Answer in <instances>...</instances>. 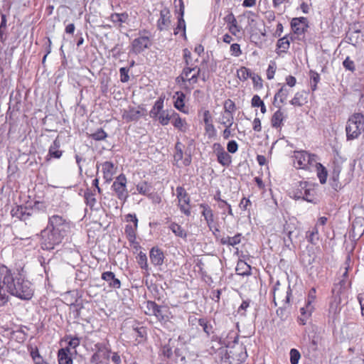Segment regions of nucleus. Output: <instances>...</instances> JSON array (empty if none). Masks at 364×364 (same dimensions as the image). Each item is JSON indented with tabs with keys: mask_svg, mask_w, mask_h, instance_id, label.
Returning <instances> with one entry per match:
<instances>
[{
	"mask_svg": "<svg viewBox=\"0 0 364 364\" xmlns=\"http://www.w3.org/2000/svg\"><path fill=\"white\" fill-rule=\"evenodd\" d=\"M309 186V183L307 181H299L293 191L294 197L297 199L299 192L303 193L304 190L306 189Z\"/></svg>",
	"mask_w": 364,
	"mask_h": 364,
	"instance_id": "864d4df0",
	"label": "nucleus"
},
{
	"mask_svg": "<svg viewBox=\"0 0 364 364\" xmlns=\"http://www.w3.org/2000/svg\"><path fill=\"white\" fill-rule=\"evenodd\" d=\"M309 242L315 244L318 240V231L316 227H314L311 231L309 232L307 236Z\"/></svg>",
	"mask_w": 364,
	"mask_h": 364,
	"instance_id": "6e6d98bb",
	"label": "nucleus"
},
{
	"mask_svg": "<svg viewBox=\"0 0 364 364\" xmlns=\"http://www.w3.org/2000/svg\"><path fill=\"white\" fill-rule=\"evenodd\" d=\"M102 279L105 280L108 283L109 287L113 289H119L121 287V282L119 279L115 277L114 272L107 271L102 274Z\"/></svg>",
	"mask_w": 364,
	"mask_h": 364,
	"instance_id": "412c9836",
	"label": "nucleus"
},
{
	"mask_svg": "<svg viewBox=\"0 0 364 364\" xmlns=\"http://www.w3.org/2000/svg\"><path fill=\"white\" fill-rule=\"evenodd\" d=\"M28 351L34 364H49L46 362L43 358L40 355L39 350L36 346L29 345L28 346Z\"/></svg>",
	"mask_w": 364,
	"mask_h": 364,
	"instance_id": "a878e982",
	"label": "nucleus"
},
{
	"mask_svg": "<svg viewBox=\"0 0 364 364\" xmlns=\"http://www.w3.org/2000/svg\"><path fill=\"white\" fill-rule=\"evenodd\" d=\"M9 295L6 287V284L4 283V274L1 265L0 266V306H4L9 301Z\"/></svg>",
	"mask_w": 364,
	"mask_h": 364,
	"instance_id": "5701e85b",
	"label": "nucleus"
},
{
	"mask_svg": "<svg viewBox=\"0 0 364 364\" xmlns=\"http://www.w3.org/2000/svg\"><path fill=\"white\" fill-rule=\"evenodd\" d=\"M168 228L172 231V232L178 237L186 239L187 237L186 231L178 224L176 223L172 222L170 223Z\"/></svg>",
	"mask_w": 364,
	"mask_h": 364,
	"instance_id": "c9c22d12",
	"label": "nucleus"
},
{
	"mask_svg": "<svg viewBox=\"0 0 364 364\" xmlns=\"http://www.w3.org/2000/svg\"><path fill=\"white\" fill-rule=\"evenodd\" d=\"M284 119V113L280 109L276 111L272 117V126L274 128L281 127Z\"/></svg>",
	"mask_w": 364,
	"mask_h": 364,
	"instance_id": "79ce46f5",
	"label": "nucleus"
},
{
	"mask_svg": "<svg viewBox=\"0 0 364 364\" xmlns=\"http://www.w3.org/2000/svg\"><path fill=\"white\" fill-rule=\"evenodd\" d=\"M235 270L239 275L248 276L251 274V267L242 260L237 262Z\"/></svg>",
	"mask_w": 364,
	"mask_h": 364,
	"instance_id": "e433bc0d",
	"label": "nucleus"
},
{
	"mask_svg": "<svg viewBox=\"0 0 364 364\" xmlns=\"http://www.w3.org/2000/svg\"><path fill=\"white\" fill-rule=\"evenodd\" d=\"M142 115V109L129 107V109L123 112L122 117L127 122H132L138 120Z\"/></svg>",
	"mask_w": 364,
	"mask_h": 364,
	"instance_id": "4be33fe9",
	"label": "nucleus"
},
{
	"mask_svg": "<svg viewBox=\"0 0 364 364\" xmlns=\"http://www.w3.org/2000/svg\"><path fill=\"white\" fill-rule=\"evenodd\" d=\"M290 46V42L287 36L280 38L277 43V53L280 55L282 53H287Z\"/></svg>",
	"mask_w": 364,
	"mask_h": 364,
	"instance_id": "f704fd0d",
	"label": "nucleus"
},
{
	"mask_svg": "<svg viewBox=\"0 0 364 364\" xmlns=\"http://www.w3.org/2000/svg\"><path fill=\"white\" fill-rule=\"evenodd\" d=\"M316 167L317 176L319 178V181L321 184L326 182L327 178V171L326 168L320 163L316 162L314 165Z\"/></svg>",
	"mask_w": 364,
	"mask_h": 364,
	"instance_id": "c03bdc74",
	"label": "nucleus"
},
{
	"mask_svg": "<svg viewBox=\"0 0 364 364\" xmlns=\"http://www.w3.org/2000/svg\"><path fill=\"white\" fill-rule=\"evenodd\" d=\"M231 55L235 57H239L242 55V50L240 46L238 43H233L230 46Z\"/></svg>",
	"mask_w": 364,
	"mask_h": 364,
	"instance_id": "0e129e2a",
	"label": "nucleus"
},
{
	"mask_svg": "<svg viewBox=\"0 0 364 364\" xmlns=\"http://www.w3.org/2000/svg\"><path fill=\"white\" fill-rule=\"evenodd\" d=\"M183 147L184 146L181 142L177 141L176 143L173 159L178 166H188L191 164V156L190 154H186L185 157L183 158Z\"/></svg>",
	"mask_w": 364,
	"mask_h": 364,
	"instance_id": "ddd939ff",
	"label": "nucleus"
},
{
	"mask_svg": "<svg viewBox=\"0 0 364 364\" xmlns=\"http://www.w3.org/2000/svg\"><path fill=\"white\" fill-rule=\"evenodd\" d=\"M126 221L132 223L133 224H127L125 226V234L127 240L131 243H134L136 238V232L138 228V219L135 214L129 213L126 215Z\"/></svg>",
	"mask_w": 364,
	"mask_h": 364,
	"instance_id": "9b49d317",
	"label": "nucleus"
},
{
	"mask_svg": "<svg viewBox=\"0 0 364 364\" xmlns=\"http://www.w3.org/2000/svg\"><path fill=\"white\" fill-rule=\"evenodd\" d=\"M241 237L242 235L240 233H237L233 237H222L220 239V243L222 245L234 247L235 245L240 243Z\"/></svg>",
	"mask_w": 364,
	"mask_h": 364,
	"instance_id": "58836bf2",
	"label": "nucleus"
},
{
	"mask_svg": "<svg viewBox=\"0 0 364 364\" xmlns=\"http://www.w3.org/2000/svg\"><path fill=\"white\" fill-rule=\"evenodd\" d=\"M149 258L153 265L161 266L164 263V255L159 247H154L149 252Z\"/></svg>",
	"mask_w": 364,
	"mask_h": 364,
	"instance_id": "6ab92c4d",
	"label": "nucleus"
},
{
	"mask_svg": "<svg viewBox=\"0 0 364 364\" xmlns=\"http://www.w3.org/2000/svg\"><path fill=\"white\" fill-rule=\"evenodd\" d=\"M343 67L351 72H353L355 69V64L353 60L350 59L349 57H347L343 62Z\"/></svg>",
	"mask_w": 364,
	"mask_h": 364,
	"instance_id": "338daca9",
	"label": "nucleus"
},
{
	"mask_svg": "<svg viewBox=\"0 0 364 364\" xmlns=\"http://www.w3.org/2000/svg\"><path fill=\"white\" fill-rule=\"evenodd\" d=\"M36 213V212L33 208L24 205H15L11 210V215L13 218L24 221L26 223L29 222Z\"/></svg>",
	"mask_w": 364,
	"mask_h": 364,
	"instance_id": "1a4fd4ad",
	"label": "nucleus"
},
{
	"mask_svg": "<svg viewBox=\"0 0 364 364\" xmlns=\"http://www.w3.org/2000/svg\"><path fill=\"white\" fill-rule=\"evenodd\" d=\"M218 122L225 127H232L234 122L233 113L222 112Z\"/></svg>",
	"mask_w": 364,
	"mask_h": 364,
	"instance_id": "473e14b6",
	"label": "nucleus"
},
{
	"mask_svg": "<svg viewBox=\"0 0 364 364\" xmlns=\"http://www.w3.org/2000/svg\"><path fill=\"white\" fill-rule=\"evenodd\" d=\"M225 21L228 25L229 31L234 36L240 32L241 28L238 26L237 20L232 13L225 17Z\"/></svg>",
	"mask_w": 364,
	"mask_h": 364,
	"instance_id": "393cba45",
	"label": "nucleus"
},
{
	"mask_svg": "<svg viewBox=\"0 0 364 364\" xmlns=\"http://www.w3.org/2000/svg\"><path fill=\"white\" fill-rule=\"evenodd\" d=\"M316 293L315 288H311L309 291L305 306L300 309L301 316L299 319L301 325L306 324V319L311 315L314 309V304L316 298Z\"/></svg>",
	"mask_w": 364,
	"mask_h": 364,
	"instance_id": "6e6552de",
	"label": "nucleus"
},
{
	"mask_svg": "<svg viewBox=\"0 0 364 364\" xmlns=\"http://www.w3.org/2000/svg\"><path fill=\"white\" fill-rule=\"evenodd\" d=\"M137 263L139 267L143 269H148V262H147V257L146 255L140 252L136 257Z\"/></svg>",
	"mask_w": 364,
	"mask_h": 364,
	"instance_id": "603ef678",
	"label": "nucleus"
},
{
	"mask_svg": "<svg viewBox=\"0 0 364 364\" xmlns=\"http://www.w3.org/2000/svg\"><path fill=\"white\" fill-rule=\"evenodd\" d=\"M172 119L173 121L172 122L173 125L176 129H178L179 130L182 132H186V122L185 119H181L179 117V114L174 111L172 112Z\"/></svg>",
	"mask_w": 364,
	"mask_h": 364,
	"instance_id": "4c0bfd02",
	"label": "nucleus"
},
{
	"mask_svg": "<svg viewBox=\"0 0 364 364\" xmlns=\"http://www.w3.org/2000/svg\"><path fill=\"white\" fill-rule=\"evenodd\" d=\"M341 171V167L340 165H335L332 171L331 178L334 183H337L339 179V175Z\"/></svg>",
	"mask_w": 364,
	"mask_h": 364,
	"instance_id": "69168bd1",
	"label": "nucleus"
},
{
	"mask_svg": "<svg viewBox=\"0 0 364 364\" xmlns=\"http://www.w3.org/2000/svg\"><path fill=\"white\" fill-rule=\"evenodd\" d=\"M65 341H68V348L75 349L77 346H80V338L77 336H73L71 335H68L65 337Z\"/></svg>",
	"mask_w": 364,
	"mask_h": 364,
	"instance_id": "3c124183",
	"label": "nucleus"
},
{
	"mask_svg": "<svg viewBox=\"0 0 364 364\" xmlns=\"http://www.w3.org/2000/svg\"><path fill=\"white\" fill-rule=\"evenodd\" d=\"M176 196L178 203H183L186 205H189L191 201L190 196L183 187L178 186L176 188Z\"/></svg>",
	"mask_w": 364,
	"mask_h": 364,
	"instance_id": "72a5a7b5",
	"label": "nucleus"
},
{
	"mask_svg": "<svg viewBox=\"0 0 364 364\" xmlns=\"http://www.w3.org/2000/svg\"><path fill=\"white\" fill-rule=\"evenodd\" d=\"M71 228V222L66 218L53 215L48 218V224L41 232V245L43 250H53L59 245Z\"/></svg>",
	"mask_w": 364,
	"mask_h": 364,
	"instance_id": "f257e3e1",
	"label": "nucleus"
},
{
	"mask_svg": "<svg viewBox=\"0 0 364 364\" xmlns=\"http://www.w3.org/2000/svg\"><path fill=\"white\" fill-rule=\"evenodd\" d=\"M214 198H215V200H218L220 203L219 208L220 209H223L225 206H227L228 214L231 216H233L231 205L227 201L221 199L219 196L218 197L216 196L214 197Z\"/></svg>",
	"mask_w": 364,
	"mask_h": 364,
	"instance_id": "4d7b16f0",
	"label": "nucleus"
},
{
	"mask_svg": "<svg viewBox=\"0 0 364 364\" xmlns=\"http://www.w3.org/2000/svg\"><path fill=\"white\" fill-rule=\"evenodd\" d=\"M306 102L304 92H298L290 101L291 105L297 107H301Z\"/></svg>",
	"mask_w": 364,
	"mask_h": 364,
	"instance_id": "a18cd8bd",
	"label": "nucleus"
},
{
	"mask_svg": "<svg viewBox=\"0 0 364 364\" xmlns=\"http://www.w3.org/2000/svg\"><path fill=\"white\" fill-rule=\"evenodd\" d=\"M183 52L186 65L184 66L182 73L180 75V77H185L187 79L188 74L191 73L194 70V66L196 65L193 63V59L190 50L188 48H185L183 49Z\"/></svg>",
	"mask_w": 364,
	"mask_h": 364,
	"instance_id": "dca6fc26",
	"label": "nucleus"
},
{
	"mask_svg": "<svg viewBox=\"0 0 364 364\" xmlns=\"http://www.w3.org/2000/svg\"><path fill=\"white\" fill-rule=\"evenodd\" d=\"M360 32V31L358 29L348 32L346 37V42L353 46H355L358 43Z\"/></svg>",
	"mask_w": 364,
	"mask_h": 364,
	"instance_id": "49530a36",
	"label": "nucleus"
},
{
	"mask_svg": "<svg viewBox=\"0 0 364 364\" xmlns=\"http://www.w3.org/2000/svg\"><path fill=\"white\" fill-rule=\"evenodd\" d=\"M186 95L183 92H176L175 95H173L174 100V107L176 109L179 110L180 112L186 113V112L184 110V100H185Z\"/></svg>",
	"mask_w": 364,
	"mask_h": 364,
	"instance_id": "7c9ffc66",
	"label": "nucleus"
},
{
	"mask_svg": "<svg viewBox=\"0 0 364 364\" xmlns=\"http://www.w3.org/2000/svg\"><path fill=\"white\" fill-rule=\"evenodd\" d=\"M364 131V116L355 113L350 116L346 126V139L348 141L358 139Z\"/></svg>",
	"mask_w": 364,
	"mask_h": 364,
	"instance_id": "7ed1b4c3",
	"label": "nucleus"
},
{
	"mask_svg": "<svg viewBox=\"0 0 364 364\" xmlns=\"http://www.w3.org/2000/svg\"><path fill=\"white\" fill-rule=\"evenodd\" d=\"M290 362L291 364H298L299 360L301 358L300 353L298 350L292 348L290 350Z\"/></svg>",
	"mask_w": 364,
	"mask_h": 364,
	"instance_id": "13d9d810",
	"label": "nucleus"
},
{
	"mask_svg": "<svg viewBox=\"0 0 364 364\" xmlns=\"http://www.w3.org/2000/svg\"><path fill=\"white\" fill-rule=\"evenodd\" d=\"M4 274V283L6 284L9 295L21 300L31 299L34 294L33 284L26 279L23 272H12L7 267L1 265Z\"/></svg>",
	"mask_w": 364,
	"mask_h": 364,
	"instance_id": "f03ea898",
	"label": "nucleus"
},
{
	"mask_svg": "<svg viewBox=\"0 0 364 364\" xmlns=\"http://www.w3.org/2000/svg\"><path fill=\"white\" fill-rule=\"evenodd\" d=\"M238 336L234 331H230L225 338L218 336H213L211 337L210 343H217V346L211 345L210 353H215L218 349L223 347L233 348V346L237 343Z\"/></svg>",
	"mask_w": 364,
	"mask_h": 364,
	"instance_id": "423d86ee",
	"label": "nucleus"
},
{
	"mask_svg": "<svg viewBox=\"0 0 364 364\" xmlns=\"http://www.w3.org/2000/svg\"><path fill=\"white\" fill-rule=\"evenodd\" d=\"M293 157L294 163L296 168L309 169L317 162V156L309 154L306 151H294Z\"/></svg>",
	"mask_w": 364,
	"mask_h": 364,
	"instance_id": "39448f33",
	"label": "nucleus"
},
{
	"mask_svg": "<svg viewBox=\"0 0 364 364\" xmlns=\"http://www.w3.org/2000/svg\"><path fill=\"white\" fill-rule=\"evenodd\" d=\"M202 77L203 81H205V76L201 75V70L198 66H194V70L191 73H188L187 76V79L185 77H180V75L178 77V79H181L183 82H188L189 85H192L196 84L198 82V78Z\"/></svg>",
	"mask_w": 364,
	"mask_h": 364,
	"instance_id": "aec40b11",
	"label": "nucleus"
},
{
	"mask_svg": "<svg viewBox=\"0 0 364 364\" xmlns=\"http://www.w3.org/2000/svg\"><path fill=\"white\" fill-rule=\"evenodd\" d=\"M214 151L217 156V160L219 164L223 166H229L232 162L231 156L225 151L220 144H213Z\"/></svg>",
	"mask_w": 364,
	"mask_h": 364,
	"instance_id": "4468645a",
	"label": "nucleus"
},
{
	"mask_svg": "<svg viewBox=\"0 0 364 364\" xmlns=\"http://www.w3.org/2000/svg\"><path fill=\"white\" fill-rule=\"evenodd\" d=\"M314 188L312 187L311 184H309V187L304 190L303 193L299 192V196H297V199H303L308 202H313L314 200Z\"/></svg>",
	"mask_w": 364,
	"mask_h": 364,
	"instance_id": "ea45409f",
	"label": "nucleus"
},
{
	"mask_svg": "<svg viewBox=\"0 0 364 364\" xmlns=\"http://www.w3.org/2000/svg\"><path fill=\"white\" fill-rule=\"evenodd\" d=\"M290 90L286 85H283L274 95V100H279L281 103H284L287 100Z\"/></svg>",
	"mask_w": 364,
	"mask_h": 364,
	"instance_id": "37998d69",
	"label": "nucleus"
},
{
	"mask_svg": "<svg viewBox=\"0 0 364 364\" xmlns=\"http://www.w3.org/2000/svg\"><path fill=\"white\" fill-rule=\"evenodd\" d=\"M119 73H120V80L122 82H127L129 80V69L127 68H121L119 69Z\"/></svg>",
	"mask_w": 364,
	"mask_h": 364,
	"instance_id": "774afa93",
	"label": "nucleus"
},
{
	"mask_svg": "<svg viewBox=\"0 0 364 364\" xmlns=\"http://www.w3.org/2000/svg\"><path fill=\"white\" fill-rule=\"evenodd\" d=\"M194 320H197L194 318ZM198 324L203 328V331L209 336L213 333V326L205 318H200L198 319Z\"/></svg>",
	"mask_w": 364,
	"mask_h": 364,
	"instance_id": "a19ab883",
	"label": "nucleus"
},
{
	"mask_svg": "<svg viewBox=\"0 0 364 364\" xmlns=\"http://www.w3.org/2000/svg\"><path fill=\"white\" fill-rule=\"evenodd\" d=\"M95 353L91 357V362L100 364L103 360H108L111 350L103 343H97L94 346Z\"/></svg>",
	"mask_w": 364,
	"mask_h": 364,
	"instance_id": "f8f14e48",
	"label": "nucleus"
},
{
	"mask_svg": "<svg viewBox=\"0 0 364 364\" xmlns=\"http://www.w3.org/2000/svg\"><path fill=\"white\" fill-rule=\"evenodd\" d=\"M136 190L139 193L144 196H149L151 186L147 182L143 181L136 185Z\"/></svg>",
	"mask_w": 364,
	"mask_h": 364,
	"instance_id": "8fccbe9b",
	"label": "nucleus"
},
{
	"mask_svg": "<svg viewBox=\"0 0 364 364\" xmlns=\"http://www.w3.org/2000/svg\"><path fill=\"white\" fill-rule=\"evenodd\" d=\"M85 200L86 204L89 205L90 208L94 207L96 203V198L95 197V194L89 191H87L85 193Z\"/></svg>",
	"mask_w": 364,
	"mask_h": 364,
	"instance_id": "5fc2aeb1",
	"label": "nucleus"
},
{
	"mask_svg": "<svg viewBox=\"0 0 364 364\" xmlns=\"http://www.w3.org/2000/svg\"><path fill=\"white\" fill-rule=\"evenodd\" d=\"M72 353L68 347L60 348L58 353L59 364H73Z\"/></svg>",
	"mask_w": 364,
	"mask_h": 364,
	"instance_id": "b1692460",
	"label": "nucleus"
},
{
	"mask_svg": "<svg viewBox=\"0 0 364 364\" xmlns=\"http://www.w3.org/2000/svg\"><path fill=\"white\" fill-rule=\"evenodd\" d=\"M176 1L177 0H175V3L176 2ZM178 1L179 6H180L179 16L178 18V26H177V28H176L175 33H178L177 30H182L184 33L186 31V23H185V21L183 19V14H184L183 2V0H178Z\"/></svg>",
	"mask_w": 364,
	"mask_h": 364,
	"instance_id": "2f4dec72",
	"label": "nucleus"
},
{
	"mask_svg": "<svg viewBox=\"0 0 364 364\" xmlns=\"http://www.w3.org/2000/svg\"><path fill=\"white\" fill-rule=\"evenodd\" d=\"M146 309V314L154 316L156 320L161 323H166L171 318L168 307L158 305L155 301H148Z\"/></svg>",
	"mask_w": 364,
	"mask_h": 364,
	"instance_id": "20e7f679",
	"label": "nucleus"
},
{
	"mask_svg": "<svg viewBox=\"0 0 364 364\" xmlns=\"http://www.w3.org/2000/svg\"><path fill=\"white\" fill-rule=\"evenodd\" d=\"M352 226L354 232L357 230L358 234L362 235L364 232V218H356Z\"/></svg>",
	"mask_w": 364,
	"mask_h": 364,
	"instance_id": "de8ad7c7",
	"label": "nucleus"
},
{
	"mask_svg": "<svg viewBox=\"0 0 364 364\" xmlns=\"http://www.w3.org/2000/svg\"><path fill=\"white\" fill-rule=\"evenodd\" d=\"M164 97H159L154 103L153 107L149 112V116L154 119H156L158 115L161 114L164 108Z\"/></svg>",
	"mask_w": 364,
	"mask_h": 364,
	"instance_id": "c85d7f7f",
	"label": "nucleus"
},
{
	"mask_svg": "<svg viewBox=\"0 0 364 364\" xmlns=\"http://www.w3.org/2000/svg\"><path fill=\"white\" fill-rule=\"evenodd\" d=\"M90 136L94 140L100 141L105 139L107 137V134L102 129H99L95 132L92 134Z\"/></svg>",
	"mask_w": 364,
	"mask_h": 364,
	"instance_id": "bf43d9fd",
	"label": "nucleus"
},
{
	"mask_svg": "<svg viewBox=\"0 0 364 364\" xmlns=\"http://www.w3.org/2000/svg\"><path fill=\"white\" fill-rule=\"evenodd\" d=\"M172 119V114H169L168 110H164L161 112L159 115L157 116L156 119L159 122L163 125L168 124L170 120Z\"/></svg>",
	"mask_w": 364,
	"mask_h": 364,
	"instance_id": "09e8293b",
	"label": "nucleus"
},
{
	"mask_svg": "<svg viewBox=\"0 0 364 364\" xmlns=\"http://www.w3.org/2000/svg\"><path fill=\"white\" fill-rule=\"evenodd\" d=\"M200 208L203 209L201 214L204 217L208 226L210 228L211 225L214 221V215L212 209L208 204L205 203L200 204Z\"/></svg>",
	"mask_w": 364,
	"mask_h": 364,
	"instance_id": "bb28decb",
	"label": "nucleus"
},
{
	"mask_svg": "<svg viewBox=\"0 0 364 364\" xmlns=\"http://www.w3.org/2000/svg\"><path fill=\"white\" fill-rule=\"evenodd\" d=\"M235 109V105L233 101L228 99L224 102V111L228 113H233Z\"/></svg>",
	"mask_w": 364,
	"mask_h": 364,
	"instance_id": "680f3d73",
	"label": "nucleus"
},
{
	"mask_svg": "<svg viewBox=\"0 0 364 364\" xmlns=\"http://www.w3.org/2000/svg\"><path fill=\"white\" fill-rule=\"evenodd\" d=\"M237 75L241 80H246L250 76V71L245 67H242L237 70Z\"/></svg>",
	"mask_w": 364,
	"mask_h": 364,
	"instance_id": "052dcab7",
	"label": "nucleus"
},
{
	"mask_svg": "<svg viewBox=\"0 0 364 364\" xmlns=\"http://www.w3.org/2000/svg\"><path fill=\"white\" fill-rule=\"evenodd\" d=\"M291 27L294 33L303 34L308 28V20L306 17L293 18L291 21Z\"/></svg>",
	"mask_w": 364,
	"mask_h": 364,
	"instance_id": "2eb2a0df",
	"label": "nucleus"
},
{
	"mask_svg": "<svg viewBox=\"0 0 364 364\" xmlns=\"http://www.w3.org/2000/svg\"><path fill=\"white\" fill-rule=\"evenodd\" d=\"M129 19V15L127 12L121 14L113 13L109 16V20L115 25L122 26V23H127Z\"/></svg>",
	"mask_w": 364,
	"mask_h": 364,
	"instance_id": "c756f323",
	"label": "nucleus"
},
{
	"mask_svg": "<svg viewBox=\"0 0 364 364\" xmlns=\"http://www.w3.org/2000/svg\"><path fill=\"white\" fill-rule=\"evenodd\" d=\"M277 66L275 63L271 62L269 65L267 70V77L269 80H272L274 78L275 72H276Z\"/></svg>",
	"mask_w": 364,
	"mask_h": 364,
	"instance_id": "e2e57ef3",
	"label": "nucleus"
},
{
	"mask_svg": "<svg viewBox=\"0 0 364 364\" xmlns=\"http://www.w3.org/2000/svg\"><path fill=\"white\" fill-rule=\"evenodd\" d=\"M100 166H102V171L103 173V178L106 182H110L112 180V176L115 173V168L114 164L111 161H105L102 164H97V169H99Z\"/></svg>",
	"mask_w": 364,
	"mask_h": 364,
	"instance_id": "f3484780",
	"label": "nucleus"
},
{
	"mask_svg": "<svg viewBox=\"0 0 364 364\" xmlns=\"http://www.w3.org/2000/svg\"><path fill=\"white\" fill-rule=\"evenodd\" d=\"M60 141L58 138H56L49 147L48 156L54 159H60L63 154V151L60 150Z\"/></svg>",
	"mask_w": 364,
	"mask_h": 364,
	"instance_id": "cd10ccee",
	"label": "nucleus"
},
{
	"mask_svg": "<svg viewBox=\"0 0 364 364\" xmlns=\"http://www.w3.org/2000/svg\"><path fill=\"white\" fill-rule=\"evenodd\" d=\"M112 188L120 200L126 201L129 194L127 189V178L124 174L122 173L116 178Z\"/></svg>",
	"mask_w": 364,
	"mask_h": 364,
	"instance_id": "9d476101",
	"label": "nucleus"
},
{
	"mask_svg": "<svg viewBox=\"0 0 364 364\" xmlns=\"http://www.w3.org/2000/svg\"><path fill=\"white\" fill-rule=\"evenodd\" d=\"M170 24V11L168 9L164 8L160 11V17L157 21V28L160 31L168 30Z\"/></svg>",
	"mask_w": 364,
	"mask_h": 364,
	"instance_id": "a211bd4d",
	"label": "nucleus"
},
{
	"mask_svg": "<svg viewBox=\"0 0 364 364\" xmlns=\"http://www.w3.org/2000/svg\"><path fill=\"white\" fill-rule=\"evenodd\" d=\"M147 34L148 31L146 30L139 31V36L134 39L132 42L130 49L131 53L137 55L151 46V39Z\"/></svg>",
	"mask_w": 364,
	"mask_h": 364,
	"instance_id": "0eeeda50",
	"label": "nucleus"
}]
</instances>
